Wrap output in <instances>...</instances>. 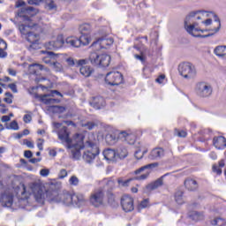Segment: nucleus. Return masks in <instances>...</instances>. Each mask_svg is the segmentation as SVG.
I'll return each instance as SVG.
<instances>
[{
	"mask_svg": "<svg viewBox=\"0 0 226 226\" xmlns=\"http://www.w3.org/2000/svg\"><path fill=\"white\" fill-rule=\"evenodd\" d=\"M38 13V11L33 7L22 8L18 12V17H21L26 19L27 23L25 25H19V31L30 45L27 47L29 52L34 50H40L41 49V34H49V26L41 23H34L29 17H34Z\"/></svg>",
	"mask_w": 226,
	"mask_h": 226,
	"instance_id": "f257e3e1",
	"label": "nucleus"
},
{
	"mask_svg": "<svg viewBox=\"0 0 226 226\" xmlns=\"http://www.w3.org/2000/svg\"><path fill=\"white\" fill-rule=\"evenodd\" d=\"M215 17L213 12L206 11H197L191 12L185 20V29L191 36L196 38H207L209 34L202 35L209 31L204 27H209L213 24V19L209 17Z\"/></svg>",
	"mask_w": 226,
	"mask_h": 226,
	"instance_id": "f03ea898",
	"label": "nucleus"
},
{
	"mask_svg": "<svg viewBox=\"0 0 226 226\" xmlns=\"http://www.w3.org/2000/svg\"><path fill=\"white\" fill-rule=\"evenodd\" d=\"M22 195L26 193L31 195V193H33L36 202H39L40 204H43L45 199H48V200H51L52 202H61L64 206H73V194L69 192L59 194L56 191L47 192L38 185H32L30 191H27V188L24 185H22Z\"/></svg>",
	"mask_w": 226,
	"mask_h": 226,
	"instance_id": "7ed1b4c3",
	"label": "nucleus"
},
{
	"mask_svg": "<svg viewBox=\"0 0 226 226\" xmlns=\"http://www.w3.org/2000/svg\"><path fill=\"white\" fill-rule=\"evenodd\" d=\"M114 45V39L107 35L98 38L93 42L90 49L93 57H112L110 48Z\"/></svg>",
	"mask_w": 226,
	"mask_h": 226,
	"instance_id": "20e7f679",
	"label": "nucleus"
},
{
	"mask_svg": "<svg viewBox=\"0 0 226 226\" xmlns=\"http://www.w3.org/2000/svg\"><path fill=\"white\" fill-rule=\"evenodd\" d=\"M86 133L76 132L69 139V143L65 145L69 154L73 160H80L82 158V150L86 147Z\"/></svg>",
	"mask_w": 226,
	"mask_h": 226,
	"instance_id": "39448f33",
	"label": "nucleus"
},
{
	"mask_svg": "<svg viewBox=\"0 0 226 226\" xmlns=\"http://www.w3.org/2000/svg\"><path fill=\"white\" fill-rule=\"evenodd\" d=\"M83 149V160H85L87 163H93L94 159L100 154V148L98 147V144H96L94 134L88 135L86 140V147Z\"/></svg>",
	"mask_w": 226,
	"mask_h": 226,
	"instance_id": "423d86ee",
	"label": "nucleus"
},
{
	"mask_svg": "<svg viewBox=\"0 0 226 226\" xmlns=\"http://www.w3.org/2000/svg\"><path fill=\"white\" fill-rule=\"evenodd\" d=\"M153 167H158V163L154 162V163L147 164L139 168V170H136L134 171V174L136 175L140 174L141 172H144V170H147V171L144 174L139 177H136L134 178H130L127 180H124L123 178H118L117 183L119 186L126 187L130 185L131 181H133V179H136L137 181H144V179H147V177H149V174H151V171L149 170V169H153Z\"/></svg>",
	"mask_w": 226,
	"mask_h": 226,
	"instance_id": "0eeeda50",
	"label": "nucleus"
},
{
	"mask_svg": "<svg viewBox=\"0 0 226 226\" xmlns=\"http://www.w3.org/2000/svg\"><path fill=\"white\" fill-rule=\"evenodd\" d=\"M178 72L184 79H194L197 75V69L195 65L190 62H183L178 65Z\"/></svg>",
	"mask_w": 226,
	"mask_h": 226,
	"instance_id": "6e6552de",
	"label": "nucleus"
},
{
	"mask_svg": "<svg viewBox=\"0 0 226 226\" xmlns=\"http://www.w3.org/2000/svg\"><path fill=\"white\" fill-rule=\"evenodd\" d=\"M195 92L200 98H207L213 94V87L207 82H200L196 85Z\"/></svg>",
	"mask_w": 226,
	"mask_h": 226,
	"instance_id": "1a4fd4ad",
	"label": "nucleus"
},
{
	"mask_svg": "<svg viewBox=\"0 0 226 226\" xmlns=\"http://www.w3.org/2000/svg\"><path fill=\"white\" fill-rule=\"evenodd\" d=\"M105 82L109 86H119L123 84V74L117 71L109 72L106 74Z\"/></svg>",
	"mask_w": 226,
	"mask_h": 226,
	"instance_id": "9d476101",
	"label": "nucleus"
},
{
	"mask_svg": "<svg viewBox=\"0 0 226 226\" xmlns=\"http://www.w3.org/2000/svg\"><path fill=\"white\" fill-rule=\"evenodd\" d=\"M132 52L133 53L134 57H149L153 56V51L151 49L146 48L144 44H137L134 45L131 49Z\"/></svg>",
	"mask_w": 226,
	"mask_h": 226,
	"instance_id": "9b49d317",
	"label": "nucleus"
},
{
	"mask_svg": "<svg viewBox=\"0 0 226 226\" xmlns=\"http://www.w3.org/2000/svg\"><path fill=\"white\" fill-rule=\"evenodd\" d=\"M64 45V37L63 36V34H59L52 41L44 43V47L48 50H57V49H62Z\"/></svg>",
	"mask_w": 226,
	"mask_h": 226,
	"instance_id": "f8f14e48",
	"label": "nucleus"
},
{
	"mask_svg": "<svg viewBox=\"0 0 226 226\" xmlns=\"http://www.w3.org/2000/svg\"><path fill=\"white\" fill-rule=\"evenodd\" d=\"M103 197H105L103 190L96 189L90 195V203L94 205V207H100V206L103 205Z\"/></svg>",
	"mask_w": 226,
	"mask_h": 226,
	"instance_id": "ddd939ff",
	"label": "nucleus"
},
{
	"mask_svg": "<svg viewBox=\"0 0 226 226\" xmlns=\"http://www.w3.org/2000/svg\"><path fill=\"white\" fill-rule=\"evenodd\" d=\"M121 207L125 213H130L135 208L133 206V198L130 195H124L121 199Z\"/></svg>",
	"mask_w": 226,
	"mask_h": 226,
	"instance_id": "4468645a",
	"label": "nucleus"
},
{
	"mask_svg": "<svg viewBox=\"0 0 226 226\" xmlns=\"http://www.w3.org/2000/svg\"><path fill=\"white\" fill-rule=\"evenodd\" d=\"M112 59L110 57H92L90 62L94 66H98V68H107Z\"/></svg>",
	"mask_w": 226,
	"mask_h": 226,
	"instance_id": "2eb2a0df",
	"label": "nucleus"
},
{
	"mask_svg": "<svg viewBox=\"0 0 226 226\" xmlns=\"http://www.w3.org/2000/svg\"><path fill=\"white\" fill-rule=\"evenodd\" d=\"M118 139L122 141H125L128 144L133 145L135 144V140H137V137L135 134L130 132H121L118 134Z\"/></svg>",
	"mask_w": 226,
	"mask_h": 226,
	"instance_id": "dca6fc26",
	"label": "nucleus"
},
{
	"mask_svg": "<svg viewBox=\"0 0 226 226\" xmlns=\"http://www.w3.org/2000/svg\"><path fill=\"white\" fill-rule=\"evenodd\" d=\"M57 136L59 140H61L62 142H65V146H68L71 138H70V132H68V129L66 127H62L58 131Z\"/></svg>",
	"mask_w": 226,
	"mask_h": 226,
	"instance_id": "f3484780",
	"label": "nucleus"
},
{
	"mask_svg": "<svg viewBox=\"0 0 226 226\" xmlns=\"http://www.w3.org/2000/svg\"><path fill=\"white\" fill-rule=\"evenodd\" d=\"M161 186H163V177H160L157 180L148 184L145 187L146 192H153L154 190H158Z\"/></svg>",
	"mask_w": 226,
	"mask_h": 226,
	"instance_id": "a211bd4d",
	"label": "nucleus"
},
{
	"mask_svg": "<svg viewBox=\"0 0 226 226\" xmlns=\"http://www.w3.org/2000/svg\"><path fill=\"white\" fill-rule=\"evenodd\" d=\"M184 185L188 192H195L199 189V183L193 178L185 179Z\"/></svg>",
	"mask_w": 226,
	"mask_h": 226,
	"instance_id": "6ab92c4d",
	"label": "nucleus"
},
{
	"mask_svg": "<svg viewBox=\"0 0 226 226\" xmlns=\"http://www.w3.org/2000/svg\"><path fill=\"white\" fill-rule=\"evenodd\" d=\"M1 202L5 207H11L13 204V194L5 192L1 197Z\"/></svg>",
	"mask_w": 226,
	"mask_h": 226,
	"instance_id": "aec40b11",
	"label": "nucleus"
},
{
	"mask_svg": "<svg viewBox=\"0 0 226 226\" xmlns=\"http://www.w3.org/2000/svg\"><path fill=\"white\" fill-rule=\"evenodd\" d=\"M214 146L216 149H223L226 147V139L223 136L214 138Z\"/></svg>",
	"mask_w": 226,
	"mask_h": 226,
	"instance_id": "412c9836",
	"label": "nucleus"
},
{
	"mask_svg": "<svg viewBox=\"0 0 226 226\" xmlns=\"http://www.w3.org/2000/svg\"><path fill=\"white\" fill-rule=\"evenodd\" d=\"M90 105L98 110L102 107H105V100L102 97H94L90 102Z\"/></svg>",
	"mask_w": 226,
	"mask_h": 226,
	"instance_id": "4be33fe9",
	"label": "nucleus"
},
{
	"mask_svg": "<svg viewBox=\"0 0 226 226\" xmlns=\"http://www.w3.org/2000/svg\"><path fill=\"white\" fill-rule=\"evenodd\" d=\"M214 54L217 57H226V45H218L214 49Z\"/></svg>",
	"mask_w": 226,
	"mask_h": 226,
	"instance_id": "5701e85b",
	"label": "nucleus"
},
{
	"mask_svg": "<svg viewBox=\"0 0 226 226\" xmlns=\"http://www.w3.org/2000/svg\"><path fill=\"white\" fill-rule=\"evenodd\" d=\"M163 156V148H154L149 154L150 160H158Z\"/></svg>",
	"mask_w": 226,
	"mask_h": 226,
	"instance_id": "b1692460",
	"label": "nucleus"
},
{
	"mask_svg": "<svg viewBox=\"0 0 226 226\" xmlns=\"http://www.w3.org/2000/svg\"><path fill=\"white\" fill-rule=\"evenodd\" d=\"M103 156L108 162H116V151H114L113 149L104 150Z\"/></svg>",
	"mask_w": 226,
	"mask_h": 226,
	"instance_id": "393cba45",
	"label": "nucleus"
},
{
	"mask_svg": "<svg viewBox=\"0 0 226 226\" xmlns=\"http://www.w3.org/2000/svg\"><path fill=\"white\" fill-rule=\"evenodd\" d=\"M65 43H67L69 47H74L77 49L80 47V41H79V38L75 36L67 37L65 40Z\"/></svg>",
	"mask_w": 226,
	"mask_h": 226,
	"instance_id": "a878e982",
	"label": "nucleus"
},
{
	"mask_svg": "<svg viewBox=\"0 0 226 226\" xmlns=\"http://www.w3.org/2000/svg\"><path fill=\"white\" fill-rule=\"evenodd\" d=\"M86 202V198L81 194H73L72 206H82Z\"/></svg>",
	"mask_w": 226,
	"mask_h": 226,
	"instance_id": "bb28decb",
	"label": "nucleus"
},
{
	"mask_svg": "<svg viewBox=\"0 0 226 226\" xmlns=\"http://www.w3.org/2000/svg\"><path fill=\"white\" fill-rule=\"evenodd\" d=\"M79 72L83 77H91L94 70L89 65H83L80 67Z\"/></svg>",
	"mask_w": 226,
	"mask_h": 226,
	"instance_id": "cd10ccee",
	"label": "nucleus"
},
{
	"mask_svg": "<svg viewBox=\"0 0 226 226\" xmlns=\"http://www.w3.org/2000/svg\"><path fill=\"white\" fill-rule=\"evenodd\" d=\"M39 70H43V65L40 64H34L28 66L29 73H32V75H36Z\"/></svg>",
	"mask_w": 226,
	"mask_h": 226,
	"instance_id": "c85d7f7f",
	"label": "nucleus"
},
{
	"mask_svg": "<svg viewBox=\"0 0 226 226\" xmlns=\"http://www.w3.org/2000/svg\"><path fill=\"white\" fill-rule=\"evenodd\" d=\"M41 102H43V103H45L46 105H52L54 103H59V100L58 99H54V98H49L48 94L42 95L41 97Z\"/></svg>",
	"mask_w": 226,
	"mask_h": 226,
	"instance_id": "c756f323",
	"label": "nucleus"
},
{
	"mask_svg": "<svg viewBox=\"0 0 226 226\" xmlns=\"http://www.w3.org/2000/svg\"><path fill=\"white\" fill-rule=\"evenodd\" d=\"M91 29L92 27L89 23H85L79 26V33H81V34H89Z\"/></svg>",
	"mask_w": 226,
	"mask_h": 226,
	"instance_id": "7c9ffc66",
	"label": "nucleus"
},
{
	"mask_svg": "<svg viewBox=\"0 0 226 226\" xmlns=\"http://www.w3.org/2000/svg\"><path fill=\"white\" fill-rule=\"evenodd\" d=\"M78 39L79 41V47L81 45H89V43L91 42V37H89V34H81V36Z\"/></svg>",
	"mask_w": 226,
	"mask_h": 226,
	"instance_id": "2f4dec72",
	"label": "nucleus"
},
{
	"mask_svg": "<svg viewBox=\"0 0 226 226\" xmlns=\"http://www.w3.org/2000/svg\"><path fill=\"white\" fill-rule=\"evenodd\" d=\"M222 167H225V161L222 160L219 162V165H213V172L220 176L222 174Z\"/></svg>",
	"mask_w": 226,
	"mask_h": 226,
	"instance_id": "473e14b6",
	"label": "nucleus"
},
{
	"mask_svg": "<svg viewBox=\"0 0 226 226\" xmlns=\"http://www.w3.org/2000/svg\"><path fill=\"white\" fill-rule=\"evenodd\" d=\"M118 140H121L119 139V136H116V134H108L106 136V142L109 144V146H112L113 144H116Z\"/></svg>",
	"mask_w": 226,
	"mask_h": 226,
	"instance_id": "72a5a7b5",
	"label": "nucleus"
},
{
	"mask_svg": "<svg viewBox=\"0 0 226 226\" xmlns=\"http://www.w3.org/2000/svg\"><path fill=\"white\" fill-rule=\"evenodd\" d=\"M8 48V45L6 44V41L0 39V57H6L8 56V53H6L5 49Z\"/></svg>",
	"mask_w": 226,
	"mask_h": 226,
	"instance_id": "f704fd0d",
	"label": "nucleus"
},
{
	"mask_svg": "<svg viewBox=\"0 0 226 226\" xmlns=\"http://www.w3.org/2000/svg\"><path fill=\"white\" fill-rule=\"evenodd\" d=\"M190 218L192 220H193L194 222H199V221L204 219V213H202V212H192L190 215Z\"/></svg>",
	"mask_w": 226,
	"mask_h": 226,
	"instance_id": "c9c22d12",
	"label": "nucleus"
},
{
	"mask_svg": "<svg viewBox=\"0 0 226 226\" xmlns=\"http://www.w3.org/2000/svg\"><path fill=\"white\" fill-rule=\"evenodd\" d=\"M48 110L54 114H62V112H64L65 109L63 106H49Z\"/></svg>",
	"mask_w": 226,
	"mask_h": 226,
	"instance_id": "e433bc0d",
	"label": "nucleus"
},
{
	"mask_svg": "<svg viewBox=\"0 0 226 226\" xmlns=\"http://www.w3.org/2000/svg\"><path fill=\"white\" fill-rule=\"evenodd\" d=\"M39 56H45V57H57V56H59V54H57L54 51L46 49V50L39 51Z\"/></svg>",
	"mask_w": 226,
	"mask_h": 226,
	"instance_id": "4c0bfd02",
	"label": "nucleus"
},
{
	"mask_svg": "<svg viewBox=\"0 0 226 226\" xmlns=\"http://www.w3.org/2000/svg\"><path fill=\"white\" fill-rule=\"evenodd\" d=\"M117 156L121 160H124V158H126V156H128V150L126 149V147H119L117 149Z\"/></svg>",
	"mask_w": 226,
	"mask_h": 226,
	"instance_id": "58836bf2",
	"label": "nucleus"
},
{
	"mask_svg": "<svg viewBox=\"0 0 226 226\" xmlns=\"http://www.w3.org/2000/svg\"><path fill=\"white\" fill-rule=\"evenodd\" d=\"M175 200L177 202V204H185V200L183 199V192L178 191L176 192L175 194Z\"/></svg>",
	"mask_w": 226,
	"mask_h": 226,
	"instance_id": "ea45409f",
	"label": "nucleus"
},
{
	"mask_svg": "<svg viewBox=\"0 0 226 226\" xmlns=\"http://www.w3.org/2000/svg\"><path fill=\"white\" fill-rule=\"evenodd\" d=\"M211 223L213 225H217V226H226L225 220L222 218H215L214 220H212Z\"/></svg>",
	"mask_w": 226,
	"mask_h": 226,
	"instance_id": "a19ab883",
	"label": "nucleus"
},
{
	"mask_svg": "<svg viewBox=\"0 0 226 226\" xmlns=\"http://www.w3.org/2000/svg\"><path fill=\"white\" fill-rule=\"evenodd\" d=\"M146 153H147V150L139 148L135 152L134 156L135 158H137V160H141V158L144 157V154H146Z\"/></svg>",
	"mask_w": 226,
	"mask_h": 226,
	"instance_id": "79ce46f5",
	"label": "nucleus"
},
{
	"mask_svg": "<svg viewBox=\"0 0 226 226\" xmlns=\"http://www.w3.org/2000/svg\"><path fill=\"white\" fill-rule=\"evenodd\" d=\"M4 102H5V103H8L9 105H11V103H13V94L10 92H6Z\"/></svg>",
	"mask_w": 226,
	"mask_h": 226,
	"instance_id": "37998d69",
	"label": "nucleus"
},
{
	"mask_svg": "<svg viewBox=\"0 0 226 226\" xmlns=\"http://www.w3.org/2000/svg\"><path fill=\"white\" fill-rule=\"evenodd\" d=\"M45 63H49L50 66L53 67L54 70H56V72H59V70H61V64L57 62H50L46 60Z\"/></svg>",
	"mask_w": 226,
	"mask_h": 226,
	"instance_id": "c03bdc74",
	"label": "nucleus"
},
{
	"mask_svg": "<svg viewBox=\"0 0 226 226\" xmlns=\"http://www.w3.org/2000/svg\"><path fill=\"white\" fill-rule=\"evenodd\" d=\"M69 183L72 186H77L79 185V177H77V176L71 177Z\"/></svg>",
	"mask_w": 226,
	"mask_h": 226,
	"instance_id": "a18cd8bd",
	"label": "nucleus"
},
{
	"mask_svg": "<svg viewBox=\"0 0 226 226\" xmlns=\"http://www.w3.org/2000/svg\"><path fill=\"white\" fill-rule=\"evenodd\" d=\"M175 135H177V137H181V138H185L186 137V135H188V133L186 132V131H179L177 129L175 130Z\"/></svg>",
	"mask_w": 226,
	"mask_h": 226,
	"instance_id": "49530a36",
	"label": "nucleus"
},
{
	"mask_svg": "<svg viewBox=\"0 0 226 226\" xmlns=\"http://www.w3.org/2000/svg\"><path fill=\"white\" fill-rule=\"evenodd\" d=\"M81 126L83 128H86L87 130H93V128H94V124L93 122H87L85 124H81Z\"/></svg>",
	"mask_w": 226,
	"mask_h": 226,
	"instance_id": "de8ad7c7",
	"label": "nucleus"
},
{
	"mask_svg": "<svg viewBox=\"0 0 226 226\" xmlns=\"http://www.w3.org/2000/svg\"><path fill=\"white\" fill-rule=\"evenodd\" d=\"M7 128H8V130L17 131V130H19V124L17 123V121L14 120L10 124L9 127H7Z\"/></svg>",
	"mask_w": 226,
	"mask_h": 226,
	"instance_id": "09e8293b",
	"label": "nucleus"
},
{
	"mask_svg": "<svg viewBox=\"0 0 226 226\" xmlns=\"http://www.w3.org/2000/svg\"><path fill=\"white\" fill-rule=\"evenodd\" d=\"M149 206V200H142L139 205V209H144Z\"/></svg>",
	"mask_w": 226,
	"mask_h": 226,
	"instance_id": "8fccbe9b",
	"label": "nucleus"
},
{
	"mask_svg": "<svg viewBox=\"0 0 226 226\" xmlns=\"http://www.w3.org/2000/svg\"><path fill=\"white\" fill-rule=\"evenodd\" d=\"M68 176V171L66 170L62 169L58 173L59 179H64Z\"/></svg>",
	"mask_w": 226,
	"mask_h": 226,
	"instance_id": "3c124183",
	"label": "nucleus"
},
{
	"mask_svg": "<svg viewBox=\"0 0 226 226\" xmlns=\"http://www.w3.org/2000/svg\"><path fill=\"white\" fill-rule=\"evenodd\" d=\"M215 22L216 24V27L210 29V31H213L214 33H218L220 31V19H215Z\"/></svg>",
	"mask_w": 226,
	"mask_h": 226,
	"instance_id": "603ef678",
	"label": "nucleus"
},
{
	"mask_svg": "<svg viewBox=\"0 0 226 226\" xmlns=\"http://www.w3.org/2000/svg\"><path fill=\"white\" fill-rule=\"evenodd\" d=\"M23 144L25 146L28 147L30 149L34 148V143L33 141L28 140V139H24Z\"/></svg>",
	"mask_w": 226,
	"mask_h": 226,
	"instance_id": "864d4df0",
	"label": "nucleus"
},
{
	"mask_svg": "<svg viewBox=\"0 0 226 226\" xmlns=\"http://www.w3.org/2000/svg\"><path fill=\"white\" fill-rule=\"evenodd\" d=\"M7 87H9V89L11 90L12 93H19V90L17 89V84L15 83L9 84Z\"/></svg>",
	"mask_w": 226,
	"mask_h": 226,
	"instance_id": "5fc2aeb1",
	"label": "nucleus"
},
{
	"mask_svg": "<svg viewBox=\"0 0 226 226\" xmlns=\"http://www.w3.org/2000/svg\"><path fill=\"white\" fill-rule=\"evenodd\" d=\"M40 174L43 177H47V176H49L50 174V170H49L48 169H42V170H41Z\"/></svg>",
	"mask_w": 226,
	"mask_h": 226,
	"instance_id": "6e6d98bb",
	"label": "nucleus"
},
{
	"mask_svg": "<svg viewBox=\"0 0 226 226\" xmlns=\"http://www.w3.org/2000/svg\"><path fill=\"white\" fill-rule=\"evenodd\" d=\"M0 112H1V114H7L8 113V108H6V105L0 104Z\"/></svg>",
	"mask_w": 226,
	"mask_h": 226,
	"instance_id": "4d7b16f0",
	"label": "nucleus"
},
{
	"mask_svg": "<svg viewBox=\"0 0 226 226\" xmlns=\"http://www.w3.org/2000/svg\"><path fill=\"white\" fill-rule=\"evenodd\" d=\"M165 80V75L162 74L160 75L156 79L155 82H157L158 84H163V81Z\"/></svg>",
	"mask_w": 226,
	"mask_h": 226,
	"instance_id": "13d9d810",
	"label": "nucleus"
},
{
	"mask_svg": "<svg viewBox=\"0 0 226 226\" xmlns=\"http://www.w3.org/2000/svg\"><path fill=\"white\" fill-rule=\"evenodd\" d=\"M33 119V117H31V114H26L23 117V121L25 123H31V120Z\"/></svg>",
	"mask_w": 226,
	"mask_h": 226,
	"instance_id": "bf43d9fd",
	"label": "nucleus"
},
{
	"mask_svg": "<svg viewBox=\"0 0 226 226\" xmlns=\"http://www.w3.org/2000/svg\"><path fill=\"white\" fill-rule=\"evenodd\" d=\"M37 147L40 151H43V139H39L37 141Z\"/></svg>",
	"mask_w": 226,
	"mask_h": 226,
	"instance_id": "052dcab7",
	"label": "nucleus"
},
{
	"mask_svg": "<svg viewBox=\"0 0 226 226\" xmlns=\"http://www.w3.org/2000/svg\"><path fill=\"white\" fill-rule=\"evenodd\" d=\"M46 8L48 10H56V4H54V2H49L47 5Z\"/></svg>",
	"mask_w": 226,
	"mask_h": 226,
	"instance_id": "680f3d73",
	"label": "nucleus"
},
{
	"mask_svg": "<svg viewBox=\"0 0 226 226\" xmlns=\"http://www.w3.org/2000/svg\"><path fill=\"white\" fill-rule=\"evenodd\" d=\"M24 156H25V158H32L33 157V152H31L30 150H26L24 152Z\"/></svg>",
	"mask_w": 226,
	"mask_h": 226,
	"instance_id": "e2e57ef3",
	"label": "nucleus"
},
{
	"mask_svg": "<svg viewBox=\"0 0 226 226\" xmlns=\"http://www.w3.org/2000/svg\"><path fill=\"white\" fill-rule=\"evenodd\" d=\"M43 0H29L28 4H40Z\"/></svg>",
	"mask_w": 226,
	"mask_h": 226,
	"instance_id": "0e129e2a",
	"label": "nucleus"
},
{
	"mask_svg": "<svg viewBox=\"0 0 226 226\" xmlns=\"http://www.w3.org/2000/svg\"><path fill=\"white\" fill-rule=\"evenodd\" d=\"M1 121L2 123H8L9 121H11V119L9 116H3Z\"/></svg>",
	"mask_w": 226,
	"mask_h": 226,
	"instance_id": "69168bd1",
	"label": "nucleus"
},
{
	"mask_svg": "<svg viewBox=\"0 0 226 226\" xmlns=\"http://www.w3.org/2000/svg\"><path fill=\"white\" fill-rule=\"evenodd\" d=\"M30 163H38L40 162H41V158H32L29 160Z\"/></svg>",
	"mask_w": 226,
	"mask_h": 226,
	"instance_id": "338daca9",
	"label": "nucleus"
},
{
	"mask_svg": "<svg viewBox=\"0 0 226 226\" xmlns=\"http://www.w3.org/2000/svg\"><path fill=\"white\" fill-rule=\"evenodd\" d=\"M24 4H26V3H24V1L19 0V1L16 3V8H20V6H24Z\"/></svg>",
	"mask_w": 226,
	"mask_h": 226,
	"instance_id": "774afa93",
	"label": "nucleus"
}]
</instances>
